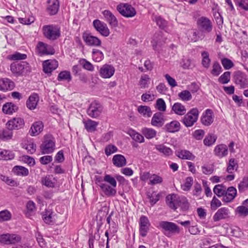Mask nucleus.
Here are the masks:
<instances>
[{"label": "nucleus", "instance_id": "1", "mask_svg": "<svg viewBox=\"0 0 248 248\" xmlns=\"http://www.w3.org/2000/svg\"><path fill=\"white\" fill-rule=\"evenodd\" d=\"M55 138L51 134H46L44 136V140L40 146V149L42 155L52 153L56 147Z\"/></svg>", "mask_w": 248, "mask_h": 248}, {"label": "nucleus", "instance_id": "2", "mask_svg": "<svg viewBox=\"0 0 248 248\" xmlns=\"http://www.w3.org/2000/svg\"><path fill=\"white\" fill-rule=\"evenodd\" d=\"M44 36L47 39L54 41L61 36L60 27L57 25L49 24L45 25L42 28Z\"/></svg>", "mask_w": 248, "mask_h": 248}, {"label": "nucleus", "instance_id": "3", "mask_svg": "<svg viewBox=\"0 0 248 248\" xmlns=\"http://www.w3.org/2000/svg\"><path fill=\"white\" fill-rule=\"evenodd\" d=\"M159 227L162 229L163 233L168 237H170L174 234H178L180 232V228L177 225L168 221L159 222Z\"/></svg>", "mask_w": 248, "mask_h": 248}, {"label": "nucleus", "instance_id": "4", "mask_svg": "<svg viewBox=\"0 0 248 248\" xmlns=\"http://www.w3.org/2000/svg\"><path fill=\"white\" fill-rule=\"evenodd\" d=\"M199 111L197 108L191 109L182 118L181 122L187 127L193 126L197 121Z\"/></svg>", "mask_w": 248, "mask_h": 248}, {"label": "nucleus", "instance_id": "5", "mask_svg": "<svg viewBox=\"0 0 248 248\" xmlns=\"http://www.w3.org/2000/svg\"><path fill=\"white\" fill-rule=\"evenodd\" d=\"M116 8L119 13L125 17H132L137 13L135 9L127 3H121L117 6Z\"/></svg>", "mask_w": 248, "mask_h": 248}, {"label": "nucleus", "instance_id": "6", "mask_svg": "<svg viewBox=\"0 0 248 248\" xmlns=\"http://www.w3.org/2000/svg\"><path fill=\"white\" fill-rule=\"evenodd\" d=\"M53 47L43 42H39L36 46V53L39 56L53 55L55 53Z\"/></svg>", "mask_w": 248, "mask_h": 248}, {"label": "nucleus", "instance_id": "7", "mask_svg": "<svg viewBox=\"0 0 248 248\" xmlns=\"http://www.w3.org/2000/svg\"><path fill=\"white\" fill-rule=\"evenodd\" d=\"M102 110V106L100 103L95 101L90 104L87 110V113L90 117L96 118L101 115Z\"/></svg>", "mask_w": 248, "mask_h": 248}, {"label": "nucleus", "instance_id": "8", "mask_svg": "<svg viewBox=\"0 0 248 248\" xmlns=\"http://www.w3.org/2000/svg\"><path fill=\"white\" fill-rule=\"evenodd\" d=\"M11 72L18 76L21 75L30 70L29 64L26 62H22L18 63H12L10 65Z\"/></svg>", "mask_w": 248, "mask_h": 248}, {"label": "nucleus", "instance_id": "9", "mask_svg": "<svg viewBox=\"0 0 248 248\" xmlns=\"http://www.w3.org/2000/svg\"><path fill=\"white\" fill-rule=\"evenodd\" d=\"M139 223L140 235L144 237L149 231L151 223L148 217L143 215L140 217Z\"/></svg>", "mask_w": 248, "mask_h": 248}, {"label": "nucleus", "instance_id": "10", "mask_svg": "<svg viewBox=\"0 0 248 248\" xmlns=\"http://www.w3.org/2000/svg\"><path fill=\"white\" fill-rule=\"evenodd\" d=\"M93 25L95 30L104 37H108L110 34L107 25L99 19L93 20Z\"/></svg>", "mask_w": 248, "mask_h": 248}, {"label": "nucleus", "instance_id": "11", "mask_svg": "<svg viewBox=\"0 0 248 248\" xmlns=\"http://www.w3.org/2000/svg\"><path fill=\"white\" fill-rule=\"evenodd\" d=\"M21 241V236L16 234H1V243H3L5 244L15 245L20 243Z\"/></svg>", "mask_w": 248, "mask_h": 248}, {"label": "nucleus", "instance_id": "12", "mask_svg": "<svg viewBox=\"0 0 248 248\" xmlns=\"http://www.w3.org/2000/svg\"><path fill=\"white\" fill-rule=\"evenodd\" d=\"M234 81L235 83L240 88L244 89L248 86V78L247 76L241 71H237L234 76Z\"/></svg>", "mask_w": 248, "mask_h": 248}, {"label": "nucleus", "instance_id": "13", "mask_svg": "<svg viewBox=\"0 0 248 248\" xmlns=\"http://www.w3.org/2000/svg\"><path fill=\"white\" fill-rule=\"evenodd\" d=\"M82 38L86 44L90 46H100L101 41L98 37L94 36L90 33L84 32L82 35Z\"/></svg>", "mask_w": 248, "mask_h": 248}, {"label": "nucleus", "instance_id": "14", "mask_svg": "<svg viewBox=\"0 0 248 248\" xmlns=\"http://www.w3.org/2000/svg\"><path fill=\"white\" fill-rule=\"evenodd\" d=\"M198 27L203 31L210 32L212 30V25L211 21L208 18L202 16L197 20Z\"/></svg>", "mask_w": 248, "mask_h": 248}, {"label": "nucleus", "instance_id": "15", "mask_svg": "<svg viewBox=\"0 0 248 248\" xmlns=\"http://www.w3.org/2000/svg\"><path fill=\"white\" fill-rule=\"evenodd\" d=\"M165 122L164 114L161 112L155 113L151 119V124L155 127L160 128L162 127Z\"/></svg>", "mask_w": 248, "mask_h": 248}, {"label": "nucleus", "instance_id": "16", "mask_svg": "<svg viewBox=\"0 0 248 248\" xmlns=\"http://www.w3.org/2000/svg\"><path fill=\"white\" fill-rule=\"evenodd\" d=\"M58 66V62L55 60H47L43 62V71L46 74H51Z\"/></svg>", "mask_w": 248, "mask_h": 248}, {"label": "nucleus", "instance_id": "17", "mask_svg": "<svg viewBox=\"0 0 248 248\" xmlns=\"http://www.w3.org/2000/svg\"><path fill=\"white\" fill-rule=\"evenodd\" d=\"M236 189L234 186H230L226 189L222 200L225 202H231L236 197Z\"/></svg>", "mask_w": 248, "mask_h": 248}, {"label": "nucleus", "instance_id": "18", "mask_svg": "<svg viewBox=\"0 0 248 248\" xmlns=\"http://www.w3.org/2000/svg\"><path fill=\"white\" fill-rule=\"evenodd\" d=\"M25 123L24 119L16 117L8 121L6 123L7 127L9 129H19L23 127Z\"/></svg>", "mask_w": 248, "mask_h": 248}, {"label": "nucleus", "instance_id": "19", "mask_svg": "<svg viewBox=\"0 0 248 248\" xmlns=\"http://www.w3.org/2000/svg\"><path fill=\"white\" fill-rule=\"evenodd\" d=\"M115 71V68L112 65L104 64L100 68L99 73L102 78H108L114 75Z\"/></svg>", "mask_w": 248, "mask_h": 248}, {"label": "nucleus", "instance_id": "20", "mask_svg": "<svg viewBox=\"0 0 248 248\" xmlns=\"http://www.w3.org/2000/svg\"><path fill=\"white\" fill-rule=\"evenodd\" d=\"M180 198L181 197L174 194L169 195L166 198V203L170 208L176 210L179 206Z\"/></svg>", "mask_w": 248, "mask_h": 248}, {"label": "nucleus", "instance_id": "21", "mask_svg": "<svg viewBox=\"0 0 248 248\" xmlns=\"http://www.w3.org/2000/svg\"><path fill=\"white\" fill-rule=\"evenodd\" d=\"M229 209L227 207H222L219 209L213 217V219L215 222H217L221 220L225 219L229 217Z\"/></svg>", "mask_w": 248, "mask_h": 248}, {"label": "nucleus", "instance_id": "22", "mask_svg": "<svg viewBox=\"0 0 248 248\" xmlns=\"http://www.w3.org/2000/svg\"><path fill=\"white\" fill-rule=\"evenodd\" d=\"M214 115L213 111L210 109H207L202 115L201 122L205 126L211 125L214 121Z\"/></svg>", "mask_w": 248, "mask_h": 248}, {"label": "nucleus", "instance_id": "23", "mask_svg": "<svg viewBox=\"0 0 248 248\" xmlns=\"http://www.w3.org/2000/svg\"><path fill=\"white\" fill-rule=\"evenodd\" d=\"M60 7L58 0H48L46 11L50 16H54L57 14Z\"/></svg>", "mask_w": 248, "mask_h": 248}, {"label": "nucleus", "instance_id": "24", "mask_svg": "<svg viewBox=\"0 0 248 248\" xmlns=\"http://www.w3.org/2000/svg\"><path fill=\"white\" fill-rule=\"evenodd\" d=\"M44 124L41 121L34 122L31 125L29 133L31 136H36L43 131Z\"/></svg>", "mask_w": 248, "mask_h": 248}, {"label": "nucleus", "instance_id": "25", "mask_svg": "<svg viewBox=\"0 0 248 248\" xmlns=\"http://www.w3.org/2000/svg\"><path fill=\"white\" fill-rule=\"evenodd\" d=\"M100 187L104 194L107 197L115 196L117 193L116 187H113L112 185L107 183L101 184Z\"/></svg>", "mask_w": 248, "mask_h": 248}, {"label": "nucleus", "instance_id": "26", "mask_svg": "<svg viewBox=\"0 0 248 248\" xmlns=\"http://www.w3.org/2000/svg\"><path fill=\"white\" fill-rule=\"evenodd\" d=\"M214 155L219 158L226 156L228 154V149L225 144L217 145L214 150Z\"/></svg>", "mask_w": 248, "mask_h": 248}, {"label": "nucleus", "instance_id": "27", "mask_svg": "<svg viewBox=\"0 0 248 248\" xmlns=\"http://www.w3.org/2000/svg\"><path fill=\"white\" fill-rule=\"evenodd\" d=\"M103 15L105 20L112 27H116L118 26V20L114 15L109 10H104Z\"/></svg>", "mask_w": 248, "mask_h": 248}, {"label": "nucleus", "instance_id": "28", "mask_svg": "<svg viewBox=\"0 0 248 248\" xmlns=\"http://www.w3.org/2000/svg\"><path fill=\"white\" fill-rule=\"evenodd\" d=\"M180 127L181 124L178 121L174 120L166 124L163 128L166 132L175 133L179 131Z\"/></svg>", "mask_w": 248, "mask_h": 248}, {"label": "nucleus", "instance_id": "29", "mask_svg": "<svg viewBox=\"0 0 248 248\" xmlns=\"http://www.w3.org/2000/svg\"><path fill=\"white\" fill-rule=\"evenodd\" d=\"M176 155L180 159L194 160L195 156L189 151L186 150H179L176 152Z\"/></svg>", "mask_w": 248, "mask_h": 248}, {"label": "nucleus", "instance_id": "30", "mask_svg": "<svg viewBox=\"0 0 248 248\" xmlns=\"http://www.w3.org/2000/svg\"><path fill=\"white\" fill-rule=\"evenodd\" d=\"M39 101V96L37 93L31 94L26 101V106L30 110L34 109Z\"/></svg>", "mask_w": 248, "mask_h": 248}, {"label": "nucleus", "instance_id": "31", "mask_svg": "<svg viewBox=\"0 0 248 248\" xmlns=\"http://www.w3.org/2000/svg\"><path fill=\"white\" fill-rule=\"evenodd\" d=\"M42 216L43 220L46 224L52 225L55 223L53 212L51 210H45L42 212Z\"/></svg>", "mask_w": 248, "mask_h": 248}, {"label": "nucleus", "instance_id": "32", "mask_svg": "<svg viewBox=\"0 0 248 248\" xmlns=\"http://www.w3.org/2000/svg\"><path fill=\"white\" fill-rule=\"evenodd\" d=\"M1 91H8L12 90L15 86V83L8 78H4L1 79Z\"/></svg>", "mask_w": 248, "mask_h": 248}, {"label": "nucleus", "instance_id": "33", "mask_svg": "<svg viewBox=\"0 0 248 248\" xmlns=\"http://www.w3.org/2000/svg\"><path fill=\"white\" fill-rule=\"evenodd\" d=\"M113 164L119 168L123 167L126 165V160L125 157L120 154L115 155L112 158Z\"/></svg>", "mask_w": 248, "mask_h": 248}, {"label": "nucleus", "instance_id": "34", "mask_svg": "<svg viewBox=\"0 0 248 248\" xmlns=\"http://www.w3.org/2000/svg\"><path fill=\"white\" fill-rule=\"evenodd\" d=\"M171 111L178 115L182 116L186 114V109L181 103L176 102L172 106Z\"/></svg>", "mask_w": 248, "mask_h": 248}, {"label": "nucleus", "instance_id": "35", "mask_svg": "<svg viewBox=\"0 0 248 248\" xmlns=\"http://www.w3.org/2000/svg\"><path fill=\"white\" fill-rule=\"evenodd\" d=\"M155 149L166 157L170 156L173 154V151L171 148L162 144L156 145Z\"/></svg>", "mask_w": 248, "mask_h": 248}, {"label": "nucleus", "instance_id": "36", "mask_svg": "<svg viewBox=\"0 0 248 248\" xmlns=\"http://www.w3.org/2000/svg\"><path fill=\"white\" fill-rule=\"evenodd\" d=\"M83 123L84 124L85 128L88 132H94L96 129V127L98 124V123L93 121L91 119H88L87 121H83Z\"/></svg>", "mask_w": 248, "mask_h": 248}, {"label": "nucleus", "instance_id": "37", "mask_svg": "<svg viewBox=\"0 0 248 248\" xmlns=\"http://www.w3.org/2000/svg\"><path fill=\"white\" fill-rule=\"evenodd\" d=\"M142 134L147 139H152L155 137L157 132L152 128L144 127L141 131Z\"/></svg>", "mask_w": 248, "mask_h": 248}, {"label": "nucleus", "instance_id": "38", "mask_svg": "<svg viewBox=\"0 0 248 248\" xmlns=\"http://www.w3.org/2000/svg\"><path fill=\"white\" fill-rule=\"evenodd\" d=\"M12 171L15 174L18 176H26L29 174L28 170L21 166H15Z\"/></svg>", "mask_w": 248, "mask_h": 248}, {"label": "nucleus", "instance_id": "39", "mask_svg": "<svg viewBox=\"0 0 248 248\" xmlns=\"http://www.w3.org/2000/svg\"><path fill=\"white\" fill-rule=\"evenodd\" d=\"M160 194L156 193L155 191L152 193L149 192L147 193V197L149 200L150 204L153 206L155 205L160 199Z\"/></svg>", "mask_w": 248, "mask_h": 248}, {"label": "nucleus", "instance_id": "40", "mask_svg": "<svg viewBox=\"0 0 248 248\" xmlns=\"http://www.w3.org/2000/svg\"><path fill=\"white\" fill-rule=\"evenodd\" d=\"M17 109V107L12 103H7L2 107V111L6 114H11Z\"/></svg>", "mask_w": 248, "mask_h": 248}, {"label": "nucleus", "instance_id": "41", "mask_svg": "<svg viewBox=\"0 0 248 248\" xmlns=\"http://www.w3.org/2000/svg\"><path fill=\"white\" fill-rule=\"evenodd\" d=\"M217 139L216 135L213 133H209L203 140V143L207 146H211L215 143Z\"/></svg>", "mask_w": 248, "mask_h": 248}, {"label": "nucleus", "instance_id": "42", "mask_svg": "<svg viewBox=\"0 0 248 248\" xmlns=\"http://www.w3.org/2000/svg\"><path fill=\"white\" fill-rule=\"evenodd\" d=\"M57 80L59 81L66 80L70 82L72 80L70 72L66 70L61 71L58 76Z\"/></svg>", "mask_w": 248, "mask_h": 248}, {"label": "nucleus", "instance_id": "43", "mask_svg": "<svg viewBox=\"0 0 248 248\" xmlns=\"http://www.w3.org/2000/svg\"><path fill=\"white\" fill-rule=\"evenodd\" d=\"M129 135L133 140L136 142L139 143H142L144 142L143 135L137 132L134 130H131L129 131Z\"/></svg>", "mask_w": 248, "mask_h": 248}, {"label": "nucleus", "instance_id": "44", "mask_svg": "<svg viewBox=\"0 0 248 248\" xmlns=\"http://www.w3.org/2000/svg\"><path fill=\"white\" fill-rule=\"evenodd\" d=\"M41 182L43 185L48 187H54L55 186L54 180H53L52 176L49 175L43 178Z\"/></svg>", "mask_w": 248, "mask_h": 248}, {"label": "nucleus", "instance_id": "45", "mask_svg": "<svg viewBox=\"0 0 248 248\" xmlns=\"http://www.w3.org/2000/svg\"><path fill=\"white\" fill-rule=\"evenodd\" d=\"M27 58V55L25 54H22L18 52H16L12 55L7 56V59L13 61H18L25 60Z\"/></svg>", "mask_w": 248, "mask_h": 248}, {"label": "nucleus", "instance_id": "46", "mask_svg": "<svg viewBox=\"0 0 248 248\" xmlns=\"http://www.w3.org/2000/svg\"><path fill=\"white\" fill-rule=\"evenodd\" d=\"M138 112L144 116L150 117L152 115V111L151 108L146 106H140L139 107Z\"/></svg>", "mask_w": 248, "mask_h": 248}, {"label": "nucleus", "instance_id": "47", "mask_svg": "<svg viewBox=\"0 0 248 248\" xmlns=\"http://www.w3.org/2000/svg\"><path fill=\"white\" fill-rule=\"evenodd\" d=\"M238 188L240 193L244 192L248 188V176H244L242 180L238 185Z\"/></svg>", "mask_w": 248, "mask_h": 248}, {"label": "nucleus", "instance_id": "48", "mask_svg": "<svg viewBox=\"0 0 248 248\" xmlns=\"http://www.w3.org/2000/svg\"><path fill=\"white\" fill-rule=\"evenodd\" d=\"M222 71V67L219 62H214L211 71V74L214 76L217 77L220 74Z\"/></svg>", "mask_w": 248, "mask_h": 248}, {"label": "nucleus", "instance_id": "49", "mask_svg": "<svg viewBox=\"0 0 248 248\" xmlns=\"http://www.w3.org/2000/svg\"><path fill=\"white\" fill-rule=\"evenodd\" d=\"M23 148L26 149L28 153L32 154L36 151V145L34 142L29 141L27 143L24 144Z\"/></svg>", "mask_w": 248, "mask_h": 248}, {"label": "nucleus", "instance_id": "50", "mask_svg": "<svg viewBox=\"0 0 248 248\" xmlns=\"http://www.w3.org/2000/svg\"><path fill=\"white\" fill-rule=\"evenodd\" d=\"M226 187L222 185H217L215 186L213 188L214 193L218 197H220L223 196Z\"/></svg>", "mask_w": 248, "mask_h": 248}, {"label": "nucleus", "instance_id": "51", "mask_svg": "<svg viewBox=\"0 0 248 248\" xmlns=\"http://www.w3.org/2000/svg\"><path fill=\"white\" fill-rule=\"evenodd\" d=\"M179 98L183 101H188L192 99V95L188 90H184L178 94Z\"/></svg>", "mask_w": 248, "mask_h": 248}, {"label": "nucleus", "instance_id": "52", "mask_svg": "<svg viewBox=\"0 0 248 248\" xmlns=\"http://www.w3.org/2000/svg\"><path fill=\"white\" fill-rule=\"evenodd\" d=\"M92 57L94 61L99 62L103 59L104 54L101 51L96 49H93L92 51Z\"/></svg>", "mask_w": 248, "mask_h": 248}, {"label": "nucleus", "instance_id": "53", "mask_svg": "<svg viewBox=\"0 0 248 248\" xmlns=\"http://www.w3.org/2000/svg\"><path fill=\"white\" fill-rule=\"evenodd\" d=\"M193 184V179L192 177H187L185 179V182L181 186L182 188L185 191H189Z\"/></svg>", "mask_w": 248, "mask_h": 248}, {"label": "nucleus", "instance_id": "54", "mask_svg": "<svg viewBox=\"0 0 248 248\" xmlns=\"http://www.w3.org/2000/svg\"><path fill=\"white\" fill-rule=\"evenodd\" d=\"M238 168V163L234 158H231L229 160L228 167L227 168V171L229 173H232L233 171L236 170Z\"/></svg>", "mask_w": 248, "mask_h": 248}, {"label": "nucleus", "instance_id": "55", "mask_svg": "<svg viewBox=\"0 0 248 248\" xmlns=\"http://www.w3.org/2000/svg\"><path fill=\"white\" fill-rule=\"evenodd\" d=\"M231 72L226 71L221 75L218 79L219 82L222 84H227L230 81Z\"/></svg>", "mask_w": 248, "mask_h": 248}, {"label": "nucleus", "instance_id": "56", "mask_svg": "<svg viewBox=\"0 0 248 248\" xmlns=\"http://www.w3.org/2000/svg\"><path fill=\"white\" fill-rule=\"evenodd\" d=\"M15 156L14 153L9 150H3L1 151V160H11Z\"/></svg>", "mask_w": 248, "mask_h": 248}, {"label": "nucleus", "instance_id": "57", "mask_svg": "<svg viewBox=\"0 0 248 248\" xmlns=\"http://www.w3.org/2000/svg\"><path fill=\"white\" fill-rule=\"evenodd\" d=\"M150 81V78L147 75H142L140 80L139 81V84L141 88H146L148 87V84Z\"/></svg>", "mask_w": 248, "mask_h": 248}, {"label": "nucleus", "instance_id": "58", "mask_svg": "<svg viewBox=\"0 0 248 248\" xmlns=\"http://www.w3.org/2000/svg\"><path fill=\"white\" fill-rule=\"evenodd\" d=\"M159 28L165 29L167 26V21L160 16H155L154 19Z\"/></svg>", "mask_w": 248, "mask_h": 248}, {"label": "nucleus", "instance_id": "59", "mask_svg": "<svg viewBox=\"0 0 248 248\" xmlns=\"http://www.w3.org/2000/svg\"><path fill=\"white\" fill-rule=\"evenodd\" d=\"M12 129L7 128V129L3 130L1 134V140H8L12 139L13 137V132Z\"/></svg>", "mask_w": 248, "mask_h": 248}, {"label": "nucleus", "instance_id": "60", "mask_svg": "<svg viewBox=\"0 0 248 248\" xmlns=\"http://www.w3.org/2000/svg\"><path fill=\"white\" fill-rule=\"evenodd\" d=\"M202 65L205 68H208L211 62L208 53L206 51H203L202 53Z\"/></svg>", "mask_w": 248, "mask_h": 248}, {"label": "nucleus", "instance_id": "61", "mask_svg": "<svg viewBox=\"0 0 248 248\" xmlns=\"http://www.w3.org/2000/svg\"><path fill=\"white\" fill-rule=\"evenodd\" d=\"M235 5L241 9L248 11V0H233Z\"/></svg>", "mask_w": 248, "mask_h": 248}, {"label": "nucleus", "instance_id": "62", "mask_svg": "<svg viewBox=\"0 0 248 248\" xmlns=\"http://www.w3.org/2000/svg\"><path fill=\"white\" fill-rule=\"evenodd\" d=\"M155 108L160 111H165L166 109V105L162 98H159L156 101Z\"/></svg>", "mask_w": 248, "mask_h": 248}, {"label": "nucleus", "instance_id": "63", "mask_svg": "<svg viewBox=\"0 0 248 248\" xmlns=\"http://www.w3.org/2000/svg\"><path fill=\"white\" fill-rule=\"evenodd\" d=\"M163 182V178L157 175V174H152L151 175V177H150V181L149 184L151 185H155L156 184H161Z\"/></svg>", "mask_w": 248, "mask_h": 248}, {"label": "nucleus", "instance_id": "64", "mask_svg": "<svg viewBox=\"0 0 248 248\" xmlns=\"http://www.w3.org/2000/svg\"><path fill=\"white\" fill-rule=\"evenodd\" d=\"M236 212L239 216L246 217L248 215V208L244 205L239 206L236 208Z\"/></svg>", "mask_w": 248, "mask_h": 248}]
</instances>
